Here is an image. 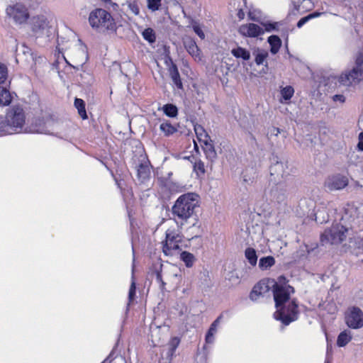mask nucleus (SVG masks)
<instances>
[{
  "label": "nucleus",
  "instance_id": "23",
  "mask_svg": "<svg viewBox=\"0 0 363 363\" xmlns=\"http://www.w3.org/2000/svg\"><path fill=\"white\" fill-rule=\"evenodd\" d=\"M12 101L10 91L4 87L0 86V106H8Z\"/></svg>",
  "mask_w": 363,
  "mask_h": 363
},
{
  "label": "nucleus",
  "instance_id": "4",
  "mask_svg": "<svg viewBox=\"0 0 363 363\" xmlns=\"http://www.w3.org/2000/svg\"><path fill=\"white\" fill-rule=\"evenodd\" d=\"M26 122L23 108L20 105L11 106L6 116L5 121L0 123V135L12 134L18 128L21 129Z\"/></svg>",
  "mask_w": 363,
  "mask_h": 363
},
{
  "label": "nucleus",
  "instance_id": "17",
  "mask_svg": "<svg viewBox=\"0 0 363 363\" xmlns=\"http://www.w3.org/2000/svg\"><path fill=\"white\" fill-rule=\"evenodd\" d=\"M160 130L164 133V136L169 137L177 133L178 128L169 121H164L160 124Z\"/></svg>",
  "mask_w": 363,
  "mask_h": 363
},
{
  "label": "nucleus",
  "instance_id": "40",
  "mask_svg": "<svg viewBox=\"0 0 363 363\" xmlns=\"http://www.w3.org/2000/svg\"><path fill=\"white\" fill-rule=\"evenodd\" d=\"M222 318V315H219L211 325L208 332L215 334L217 331V327Z\"/></svg>",
  "mask_w": 363,
  "mask_h": 363
},
{
  "label": "nucleus",
  "instance_id": "33",
  "mask_svg": "<svg viewBox=\"0 0 363 363\" xmlns=\"http://www.w3.org/2000/svg\"><path fill=\"white\" fill-rule=\"evenodd\" d=\"M142 35L143 38L150 43H153L156 41L155 32L151 28H145L143 32Z\"/></svg>",
  "mask_w": 363,
  "mask_h": 363
},
{
  "label": "nucleus",
  "instance_id": "11",
  "mask_svg": "<svg viewBox=\"0 0 363 363\" xmlns=\"http://www.w3.org/2000/svg\"><path fill=\"white\" fill-rule=\"evenodd\" d=\"M269 279H264L259 281L252 288L250 293V298L255 301L258 300L261 296H263L265 294L268 293L271 289L269 285Z\"/></svg>",
  "mask_w": 363,
  "mask_h": 363
},
{
  "label": "nucleus",
  "instance_id": "35",
  "mask_svg": "<svg viewBox=\"0 0 363 363\" xmlns=\"http://www.w3.org/2000/svg\"><path fill=\"white\" fill-rule=\"evenodd\" d=\"M8 77V68L7 67L0 62V84H4Z\"/></svg>",
  "mask_w": 363,
  "mask_h": 363
},
{
  "label": "nucleus",
  "instance_id": "46",
  "mask_svg": "<svg viewBox=\"0 0 363 363\" xmlns=\"http://www.w3.org/2000/svg\"><path fill=\"white\" fill-rule=\"evenodd\" d=\"M358 139H359V143L357 144V149L359 151H363V132H361L359 134Z\"/></svg>",
  "mask_w": 363,
  "mask_h": 363
},
{
  "label": "nucleus",
  "instance_id": "18",
  "mask_svg": "<svg viewBox=\"0 0 363 363\" xmlns=\"http://www.w3.org/2000/svg\"><path fill=\"white\" fill-rule=\"evenodd\" d=\"M268 43L270 45V52L272 54H277L281 46V40L279 36L273 35L268 38Z\"/></svg>",
  "mask_w": 363,
  "mask_h": 363
},
{
  "label": "nucleus",
  "instance_id": "24",
  "mask_svg": "<svg viewBox=\"0 0 363 363\" xmlns=\"http://www.w3.org/2000/svg\"><path fill=\"white\" fill-rule=\"evenodd\" d=\"M232 55L236 58H242L244 60H248L250 58V52L242 47H238L233 49L231 51Z\"/></svg>",
  "mask_w": 363,
  "mask_h": 363
},
{
  "label": "nucleus",
  "instance_id": "13",
  "mask_svg": "<svg viewBox=\"0 0 363 363\" xmlns=\"http://www.w3.org/2000/svg\"><path fill=\"white\" fill-rule=\"evenodd\" d=\"M238 31L242 36L248 38H257L264 34L263 28L253 23L241 25Z\"/></svg>",
  "mask_w": 363,
  "mask_h": 363
},
{
  "label": "nucleus",
  "instance_id": "44",
  "mask_svg": "<svg viewBox=\"0 0 363 363\" xmlns=\"http://www.w3.org/2000/svg\"><path fill=\"white\" fill-rule=\"evenodd\" d=\"M332 99L334 102H339L341 104L345 102V96L342 94H335L332 96Z\"/></svg>",
  "mask_w": 363,
  "mask_h": 363
},
{
  "label": "nucleus",
  "instance_id": "31",
  "mask_svg": "<svg viewBox=\"0 0 363 363\" xmlns=\"http://www.w3.org/2000/svg\"><path fill=\"white\" fill-rule=\"evenodd\" d=\"M280 94L283 100L285 101H289L294 94V89L290 85L282 87L280 90Z\"/></svg>",
  "mask_w": 363,
  "mask_h": 363
},
{
  "label": "nucleus",
  "instance_id": "50",
  "mask_svg": "<svg viewBox=\"0 0 363 363\" xmlns=\"http://www.w3.org/2000/svg\"><path fill=\"white\" fill-rule=\"evenodd\" d=\"M248 17L252 21H257V18L252 15V12L248 13Z\"/></svg>",
  "mask_w": 363,
  "mask_h": 363
},
{
  "label": "nucleus",
  "instance_id": "16",
  "mask_svg": "<svg viewBox=\"0 0 363 363\" xmlns=\"http://www.w3.org/2000/svg\"><path fill=\"white\" fill-rule=\"evenodd\" d=\"M349 245H344L343 248L345 252H353L356 249L363 247V238H350Z\"/></svg>",
  "mask_w": 363,
  "mask_h": 363
},
{
  "label": "nucleus",
  "instance_id": "43",
  "mask_svg": "<svg viewBox=\"0 0 363 363\" xmlns=\"http://www.w3.org/2000/svg\"><path fill=\"white\" fill-rule=\"evenodd\" d=\"M136 293V286L135 281L133 280L131 283L129 292H128V298L130 301H132L134 298Z\"/></svg>",
  "mask_w": 363,
  "mask_h": 363
},
{
  "label": "nucleus",
  "instance_id": "49",
  "mask_svg": "<svg viewBox=\"0 0 363 363\" xmlns=\"http://www.w3.org/2000/svg\"><path fill=\"white\" fill-rule=\"evenodd\" d=\"M323 130V134H326L330 132V130L328 128H327L325 126H323V127H320L319 125V133H320V131Z\"/></svg>",
  "mask_w": 363,
  "mask_h": 363
},
{
  "label": "nucleus",
  "instance_id": "19",
  "mask_svg": "<svg viewBox=\"0 0 363 363\" xmlns=\"http://www.w3.org/2000/svg\"><path fill=\"white\" fill-rule=\"evenodd\" d=\"M294 6L298 12H305L311 9L312 2L311 0H296L294 1Z\"/></svg>",
  "mask_w": 363,
  "mask_h": 363
},
{
  "label": "nucleus",
  "instance_id": "41",
  "mask_svg": "<svg viewBox=\"0 0 363 363\" xmlns=\"http://www.w3.org/2000/svg\"><path fill=\"white\" fill-rule=\"evenodd\" d=\"M192 28L194 31L198 35V36L201 40H203L205 38V34L198 23H195L194 24H193Z\"/></svg>",
  "mask_w": 363,
  "mask_h": 363
},
{
  "label": "nucleus",
  "instance_id": "15",
  "mask_svg": "<svg viewBox=\"0 0 363 363\" xmlns=\"http://www.w3.org/2000/svg\"><path fill=\"white\" fill-rule=\"evenodd\" d=\"M168 71L169 73V76L174 84L176 85V86L178 89H182L183 84L177 65L172 62V65L169 66Z\"/></svg>",
  "mask_w": 363,
  "mask_h": 363
},
{
  "label": "nucleus",
  "instance_id": "14",
  "mask_svg": "<svg viewBox=\"0 0 363 363\" xmlns=\"http://www.w3.org/2000/svg\"><path fill=\"white\" fill-rule=\"evenodd\" d=\"M183 44L188 53L192 57L198 60L201 59V51L193 38L190 36L184 37L183 38Z\"/></svg>",
  "mask_w": 363,
  "mask_h": 363
},
{
  "label": "nucleus",
  "instance_id": "47",
  "mask_svg": "<svg viewBox=\"0 0 363 363\" xmlns=\"http://www.w3.org/2000/svg\"><path fill=\"white\" fill-rule=\"evenodd\" d=\"M213 335H214V334H213L210 332H207V333L206 335V338H205L206 342L208 343V344L212 343L214 340Z\"/></svg>",
  "mask_w": 363,
  "mask_h": 363
},
{
  "label": "nucleus",
  "instance_id": "12",
  "mask_svg": "<svg viewBox=\"0 0 363 363\" xmlns=\"http://www.w3.org/2000/svg\"><path fill=\"white\" fill-rule=\"evenodd\" d=\"M347 177L340 174L329 177L325 182V187L330 191L342 189L347 186Z\"/></svg>",
  "mask_w": 363,
  "mask_h": 363
},
{
  "label": "nucleus",
  "instance_id": "37",
  "mask_svg": "<svg viewBox=\"0 0 363 363\" xmlns=\"http://www.w3.org/2000/svg\"><path fill=\"white\" fill-rule=\"evenodd\" d=\"M194 170L197 174H203L205 173V172H206L204 163L201 160H196L194 163Z\"/></svg>",
  "mask_w": 363,
  "mask_h": 363
},
{
  "label": "nucleus",
  "instance_id": "6",
  "mask_svg": "<svg viewBox=\"0 0 363 363\" xmlns=\"http://www.w3.org/2000/svg\"><path fill=\"white\" fill-rule=\"evenodd\" d=\"M182 235L175 229L168 228L165 233V240L162 242V252L165 255H172L173 252L180 249Z\"/></svg>",
  "mask_w": 363,
  "mask_h": 363
},
{
  "label": "nucleus",
  "instance_id": "27",
  "mask_svg": "<svg viewBox=\"0 0 363 363\" xmlns=\"http://www.w3.org/2000/svg\"><path fill=\"white\" fill-rule=\"evenodd\" d=\"M194 131L200 142H206V140L210 139L209 135L201 125H196L194 126Z\"/></svg>",
  "mask_w": 363,
  "mask_h": 363
},
{
  "label": "nucleus",
  "instance_id": "28",
  "mask_svg": "<svg viewBox=\"0 0 363 363\" xmlns=\"http://www.w3.org/2000/svg\"><path fill=\"white\" fill-rule=\"evenodd\" d=\"M275 264V259L272 256L262 257L259 262V267L261 269H267Z\"/></svg>",
  "mask_w": 363,
  "mask_h": 363
},
{
  "label": "nucleus",
  "instance_id": "10",
  "mask_svg": "<svg viewBox=\"0 0 363 363\" xmlns=\"http://www.w3.org/2000/svg\"><path fill=\"white\" fill-rule=\"evenodd\" d=\"M345 320L348 327L360 328L363 327V312L357 307L350 308L346 313Z\"/></svg>",
  "mask_w": 363,
  "mask_h": 363
},
{
  "label": "nucleus",
  "instance_id": "20",
  "mask_svg": "<svg viewBox=\"0 0 363 363\" xmlns=\"http://www.w3.org/2000/svg\"><path fill=\"white\" fill-rule=\"evenodd\" d=\"M75 108L77 109L78 113L83 120L88 118L86 111V104L83 99L75 98L74 102Z\"/></svg>",
  "mask_w": 363,
  "mask_h": 363
},
{
  "label": "nucleus",
  "instance_id": "39",
  "mask_svg": "<svg viewBox=\"0 0 363 363\" xmlns=\"http://www.w3.org/2000/svg\"><path fill=\"white\" fill-rule=\"evenodd\" d=\"M262 26L264 27V28H263L264 32V31L271 32L272 30L278 29V23L277 22H274V23L267 22V23H262Z\"/></svg>",
  "mask_w": 363,
  "mask_h": 363
},
{
  "label": "nucleus",
  "instance_id": "36",
  "mask_svg": "<svg viewBox=\"0 0 363 363\" xmlns=\"http://www.w3.org/2000/svg\"><path fill=\"white\" fill-rule=\"evenodd\" d=\"M318 16V11H315L303 18H301L297 23V27L301 28L309 20Z\"/></svg>",
  "mask_w": 363,
  "mask_h": 363
},
{
  "label": "nucleus",
  "instance_id": "22",
  "mask_svg": "<svg viewBox=\"0 0 363 363\" xmlns=\"http://www.w3.org/2000/svg\"><path fill=\"white\" fill-rule=\"evenodd\" d=\"M180 259L184 262L185 266L188 268L193 267L196 261L194 255L192 253L187 251H183L181 252Z\"/></svg>",
  "mask_w": 363,
  "mask_h": 363
},
{
  "label": "nucleus",
  "instance_id": "29",
  "mask_svg": "<svg viewBox=\"0 0 363 363\" xmlns=\"http://www.w3.org/2000/svg\"><path fill=\"white\" fill-rule=\"evenodd\" d=\"M245 256L251 265H256L257 262V255L254 248L247 247L245 251Z\"/></svg>",
  "mask_w": 363,
  "mask_h": 363
},
{
  "label": "nucleus",
  "instance_id": "3",
  "mask_svg": "<svg viewBox=\"0 0 363 363\" xmlns=\"http://www.w3.org/2000/svg\"><path fill=\"white\" fill-rule=\"evenodd\" d=\"M89 23L93 29L100 33H116L117 30L115 19L103 9H96L89 16Z\"/></svg>",
  "mask_w": 363,
  "mask_h": 363
},
{
  "label": "nucleus",
  "instance_id": "42",
  "mask_svg": "<svg viewBox=\"0 0 363 363\" xmlns=\"http://www.w3.org/2000/svg\"><path fill=\"white\" fill-rule=\"evenodd\" d=\"M155 275H156V280H157V281L160 284V289H161V290H164V287H165V285H166V283L162 279V276L161 270H157V269L155 272Z\"/></svg>",
  "mask_w": 363,
  "mask_h": 363
},
{
  "label": "nucleus",
  "instance_id": "9",
  "mask_svg": "<svg viewBox=\"0 0 363 363\" xmlns=\"http://www.w3.org/2000/svg\"><path fill=\"white\" fill-rule=\"evenodd\" d=\"M6 11L7 15L12 18L16 23L18 24L26 23L30 17L28 9L21 3L9 6Z\"/></svg>",
  "mask_w": 363,
  "mask_h": 363
},
{
  "label": "nucleus",
  "instance_id": "25",
  "mask_svg": "<svg viewBox=\"0 0 363 363\" xmlns=\"http://www.w3.org/2000/svg\"><path fill=\"white\" fill-rule=\"evenodd\" d=\"M203 143L205 144V147L203 149L206 158L211 160H213L217 157V153L215 150L214 145L212 143H208V140Z\"/></svg>",
  "mask_w": 363,
  "mask_h": 363
},
{
  "label": "nucleus",
  "instance_id": "38",
  "mask_svg": "<svg viewBox=\"0 0 363 363\" xmlns=\"http://www.w3.org/2000/svg\"><path fill=\"white\" fill-rule=\"evenodd\" d=\"M147 8L152 11H157L161 6V0H147Z\"/></svg>",
  "mask_w": 363,
  "mask_h": 363
},
{
  "label": "nucleus",
  "instance_id": "52",
  "mask_svg": "<svg viewBox=\"0 0 363 363\" xmlns=\"http://www.w3.org/2000/svg\"><path fill=\"white\" fill-rule=\"evenodd\" d=\"M332 362V357L329 355L327 356L325 363H331Z\"/></svg>",
  "mask_w": 363,
  "mask_h": 363
},
{
  "label": "nucleus",
  "instance_id": "26",
  "mask_svg": "<svg viewBox=\"0 0 363 363\" xmlns=\"http://www.w3.org/2000/svg\"><path fill=\"white\" fill-rule=\"evenodd\" d=\"M352 340L350 331L344 330L340 333L337 340V345L339 347L345 346Z\"/></svg>",
  "mask_w": 363,
  "mask_h": 363
},
{
  "label": "nucleus",
  "instance_id": "21",
  "mask_svg": "<svg viewBox=\"0 0 363 363\" xmlns=\"http://www.w3.org/2000/svg\"><path fill=\"white\" fill-rule=\"evenodd\" d=\"M180 342H181V340L178 337H173L169 340V341L168 342V347H169V350H168V352H167L168 357L172 359L174 356L176 350L179 347Z\"/></svg>",
  "mask_w": 363,
  "mask_h": 363
},
{
  "label": "nucleus",
  "instance_id": "5",
  "mask_svg": "<svg viewBox=\"0 0 363 363\" xmlns=\"http://www.w3.org/2000/svg\"><path fill=\"white\" fill-rule=\"evenodd\" d=\"M363 81V52H359L354 57L352 69L342 72L337 78L342 86L350 87Z\"/></svg>",
  "mask_w": 363,
  "mask_h": 363
},
{
  "label": "nucleus",
  "instance_id": "54",
  "mask_svg": "<svg viewBox=\"0 0 363 363\" xmlns=\"http://www.w3.org/2000/svg\"><path fill=\"white\" fill-rule=\"evenodd\" d=\"M328 220L323 219V222H327Z\"/></svg>",
  "mask_w": 363,
  "mask_h": 363
},
{
  "label": "nucleus",
  "instance_id": "32",
  "mask_svg": "<svg viewBox=\"0 0 363 363\" xmlns=\"http://www.w3.org/2000/svg\"><path fill=\"white\" fill-rule=\"evenodd\" d=\"M150 169L147 165L145 164H140L138 168V177L143 180L150 177Z\"/></svg>",
  "mask_w": 363,
  "mask_h": 363
},
{
  "label": "nucleus",
  "instance_id": "2",
  "mask_svg": "<svg viewBox=\"0 0 363 363\" xmlns=\"http://www.w3.org/2000/svg\"><path fill=\"white\" fill-rule=\"evenodd\" d=\"M199 196L194 193H186L181 195L176 200L172 208V212L183 225L191 218L195 211V208L199 207Z\"/></svg>",
  "mask_w": 363,
  "mask_h": 363
},
{
  "label": "nucleus",
  "instance_id": "7",
  "mask_svg": "<svg viewBox=\"0 0 363 363\" xmlns=\"http://www.w3.org/2000/svg\"><path fill=\"white\" fill-rule=\"evenodd\" d=\"M347 233V229L343 225H333L321 235V242L332 245L341 243L346 238Z\"/></svg>",
  "mask_w": 363,
  "mask_h": 363
},
{
  "label": "nucleus",
  "instance_id": "34",
  "mask_svg": "<svg viewBox=\"0 0 363 363\" xmlns=\"http://www.w3.org/2000/svg\"><path fill=\"white\" fill-rule=\"evenodd\" d=\"M267 57L268 52L266 51H262L256 55L255 62L257 65H263Z\"/></svg>",
  "mask_w": 363,
  "mask_h": 363
},
{
  "label": "nucleus",
  "instance_id": "8",
  "mask_svg": "<svg viewBox=\"0 0 363 363\" xmlns=\"http://www.w3.org/2000/svg\"><path fill=\"white\" fill-rule=\"evenodd\" d=\"M29 26L33 35L36 38L45 36L51 27L48 17L42 14L33 16Z\"/></svg>",
  "mask_w": 363,
  "mask_h": 363
},
{
  "label": "nucleus",
  "instance_id": "51",
  "mask_svg": "<svg viewBox=\"0 0 363 363\" xmlns=\"http://www.w3.org/2000/svg\"><path fill=\"white\" fill-rule=\"evenodd\" d=\"M273 132L275 135H278V134L280 133V129L279 128L274 127Z\"/></svg>",
  "mask_w": 363,
  "mask_h": 363
},
{
  "label": "nucleus",
  "instance_id": "53",
  "mask_svg": "<svg viewBox=\"0 0 363 363\" xmlns=\"http://www.w3.org/2000/svg\"><path fill=\"white\" fill-rule=\"evenodd\" d=\"M102 1L105 2V3H108L111 1V0H101Z\"/></svg>",
  "mask_w": 363,
  "mask_h": 363
},
{
  "label": "nucleus",
  "instance_id": "45",
  "mask_svg": "<svg viewBox=\"0 0 363 363\" xmlns=\"http://www.w3.org/2000/svg\"><path fill=\"white\" fill-rule=\"evenodd\" d=\"M129 8L134 14H135V15L139 14L140 9H139L138 6L137 5V4H135V3L130 4Z\"/></svg>",
  "mask_w": 363,
  "mask_h": 363
},
{
  "label": "nucleus",
  "instance_id": "48",
  "mask_svg": "<svg viewBox=\"0 0 363 363\" xmlns=\"http://www.w3.org/2000/svg\"><path fill=\"white\" fill-rule=\"evenodd\" d=\"M245 16V12H244V11H243V9H240L238 11V13H237V16H238V19H239L240 21H241V20L244 19Z\"/></svg>",
  "mask_w": 363,
  "mask_h": 363
},
{
  "label": "nucleus",
  "instance_id": "1",
  "mask_svg": "<svg viewBox=\"0 0 363 363\" xmlns=\"http://www.w3.org/2000/svg\"><path fill=\"white\" fill-rule=\"evenodd\" d=\"M272 287L275 306L277 308L274 316L284 325H288L298 319L299 313L296 299L289 301L291 294L294 293V289L290 285L283 286L277 282L274 283Z\"/></svg>",
  "mask_w": 363,
  "mask_h": 363
},
{
  "label": "nucleus",
  "instance_id": "30",
  "mask_svg": "<svg viewBox=\"0 0 363 363\" xmlns=\"http://www.w3.org/2000/svg\"><path fill=\"white\" fill-rule=\"evenodd\" d=\"M162 110L164 113L169 117L174 118L178 115L177 107L172 104H167L163 106Z\"/></svg>",
  "mask_w": 363,
  "mask_h": 363
}]
</instances>
